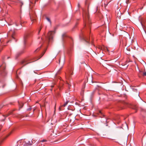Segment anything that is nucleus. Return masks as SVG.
I'll list each match as a JSON object with an SVG mask.
<instances>
[{
  "label": "nucleus",
  "instance_id": "obj_22",
  "mask_svg": "<svg viewBox=\"0 0 146 146\" xmlns=\"http://www.w3.org/2000/svg\"><path fill=\"white\" fill-rule=\"evenodd\" d=\"M143 76H146V72H144L143 73Z\"/></svg>",
  "mask_w": 146,
  "mask_h": 146
},
{
  "label": "nucleus",
  "instance_id": "obj_12",
  "mask_svg": "<svg viewBox=\"0 0 146 146\" xmlns=\"http://www.w3.org/2000/svg\"><path fill=\"white\" fill-rule=\"evenodd\" d=\"M41 46H40V47L38 48L37 49H36L35 51V52H36L38 51L40 49Z\"/></svg>",
  "mask_w": 146,
  "mask_h": 146
},
{
  "label": "nucleus",
  "instance_id": "obj_8",
  "mask_svg": "<svg viewBox=\"0 0 146 146\" xmlns=\"http://www.w3.org/2000/svg\"><path fill=\"white\" fill-rule=\"evenodd\" d=\"M132 89L134 92H136L138 94V96H139V93L137 92V89L135 88V87L132 88Z\"/></svg>",
  "mask_w": 146,
  "mask_h": 146
},
{
  "label": "nucleus",
  "instance_id": "obj_2",
  "mask_svg": "<svg viewBox=\"0 0 146 146\" xmlns=\"http://www.w3.org/2000/svg\"><path fill=\"white\" fill-rule=\"evenodd\" d=\"M64 64V62H61L60 60H59V64L57 66V68L58 69L57 74H58L61 69H62Z\"/></svg>",
  "mask_w": 146,
  "mask_h": 146
},
{
  "label": "nucleus",
  "instance_id": "obj_21",
  "mask_svg": "<svg viewBox=\"0 0 146 146\" xmlns=\"http://www.w3.org/2000/svg\"><path fill=\"white\" fill-rule=\"evenodd\" d=\"M3 141V140H2V139H0V145L1 143Z\"/></svg>",
  "mask_w": 146,
  "mask_h": 146
},
{
  "label": "nucleus",
  "instance_id": "obj_19",
  "mask_svg": "<svg viewBox=\"0 0 146 146\" xmlns=\"http://www.w3.org/2000/svg\"><path fill=\"white\" fill-rule=\"evenodd\" d=\"M62 37L64 38V37L67 36V35H66V34L65 33H64L62 35Z\"/></svg>",
  "mask_w": 146,
  "mask_h": 146
},
{
  "label": "nucleus",
  "instance_id": "obj_32",
  "mask_svg": "<svg viewBox=\"0 0 146 146\" xmlns=\"http://www.w3.org/2000/svg\"><path fill=\"white\" fill-rule=\"evenodd\" d=\"M12 24H10V25H12Z\"/></svg>",
  "mask_w": 146,
  "mask_h": 146
},
{
  "label": "nucleus",
  "instance_id": "obj_28",
  "mask_svg": "<svg viewBox=\"0 0 146 146\" xmlns=\"http://www.w3.org/2000/svg\"><path fill=\"white\" fill-rule=\"evenodd\" d=\"M24 23H27V22H24Z\"/></svg>",
  "mask_w": 146,
  "mask_h": 146
},
{
  "label": "nucleus",
  "instance_id": "obj_6",
  "mask_svg": "<svg viewBox=\"0 0 146 146\" xmlns=\"http://www.w3.org/2000/svg\"><path fill=\"white\" fill-rule=\"evenodd\" d=\"M33 143L32 141H28L27 142H25L24 144V146H30Z\"/></svg>",
  "mask_w": 146,
  "mask_h": 146
},
{
  "label": "nucleus",
  "instance_id": "obj_31",
  "mask_svg": "<svg viewBox=\"0 0 146 146\" xmlns=\"http://www.w3.org/2000/svg\"><path fill=\"white\" fill-rule=\"evenodd\" d=\"M12 37L13 38H14L13 37V36H12Z\"/></svg>",
  "mask_w": 146,
  "mask_h": 146
},
{
  "label": "nucleus",
  "instance_id": "obj_15",
  "mask_svg": "<svg viewBox=\"0 0 146 146\" xmlns=\"http://www.w3.org/2000/svg\"><path fill=\"white\" fill-rule=\"evenodd\" d=\"M68 102L66 101V102L62 105V106L65 107L68 104Z\"/></svg>",
  "mask_w": 146,
  "mask_h": 146
},
{
  "label": "nucleus",
  "instance_id": "obj_24",
  "mask_svg": "<svg viewBox=\"0 0 146 146\" xmlns=\"http://www.w3.org/2000/svg\"><path fill=\"white\" fill-rule=\"evenodd\" d=\"M20 24H21V26H23V23H20Z\"/></svg>",
  "mask_w": 146,
  "mask_h": 146
},
{
  "label": "nucleus",
  "instance_id": "obj_25",
  "mask_svg": "<svg viewBox=\"0 0 146 146\" xmlns=\"http://www.w3.org/2000/svg\"><path fill=\"white\" fill-rule=\"evenodd\" d=\"M99 112L100 113H102L101 111H100Z\"/></svg>",
  "mask_w": 146,
  "mask_h": 146
},
{
  "label": "nucleus",
  "instance_id": "obj_4",
  "mask_svg": "<svg viewBox=\"0 0 146 146\" xmlns=\"http://www.w3.org/2000/svg\"><path fill=\"white\" fill-rule=\"evenodd\" d=\"M46 51V50H44V51L41 54V56L39 57H38L37 58H36V57L34 58L33 59H32V61L31 62H33L34 61H36L38 59H39L40 58H41L44 54L45 53V52Z\"/></svg>",
  "mask_w": 146,
  "mask_h": 146
},
{
  "label": "nucleus",
  "instance_id": "obj_18",
  "mask_svg": "<svg viewBox=\"0 0 146 146\" xmlns=\"http://www.w3.org/2000/svg\"><path fill=\"white\" fill-rule=\"evenodd\" d=\"M29 15H30V19H31V21H32L34 19H33V18L32 17V16L31 15L30 13H29Z\"/></svg>",
  "mask_w": 146,
  "mask_h": 146
},
{
  "label": "nucleus",
  "instance_id": "obj_11",
  "mask_svg": "<svg viewBox=\"0 0 146 146\" xmlns=\"http://www.w3.org/2000/svg\"><path fill=\"white\" fill-rule=\"evenodd\" d=\"M140 23L141 24L142 26V27H143V23L144 22V20L142 18H140Z\"/></svg>",
  "mask_w": 146,
  "mask_h": 146
},
{
  "label": "nucleus",
  "instance_id": "obj_7",
  "mask_svg": "<svg viewBox=\"0 0 146 146\" xmlns=\"http://www.w3.org/2000/svg\"><path fill=\"white\" fill-rule=\"evenodd\" d=\"M12 113V112H11L10 113H9L8 114H6L5 115L3 116V118L2 119H1V121H4L6 117H8V116H9V115H10Z\"/></svg>",
  "mask_w": 146,
  "mask_h": 146
},
{
  "label": "nucleus",
  "instance_id": "obj_1",
  "mask_svg": "<svg viewBox=\"0 0 146 146\" xmlns=\"http://www.w3.org/2000/svg\"><path fill=\"white\" fill-rule=\"evenodd\" d=\"M5 64H3L0 66V75L2 76H5L7 73L6 71Z\"/></svg>",
  "mask_w": 146,
  "mask_h": 146
},
{
  "label": "nucleus",
  "instance_id": "obj_3",
  "mask_svg": "<svg viewBox=\"0 0 146 146\" xmlns=\"http://www.w3.org/2000/svg\"><path fill=\"white\" fill-rule=\"evenodd\" d=\"M55 33L54 31H49L48 33V37L49 40H50L53 37V35Z\"/></svg>",
  "mask_w": 146,
  "mask_h": 146
},
{
  "label": "nucleus",
  "instance_id": "obj_33",
  "mask_svg": "<svg viewBox=\"0 0 146 146\" xmlns=\"http://www.w3.org/2000/svg\"><path fill=\"white\" fill-rule=\"evenodd\" d=\"M9 42V41L7 42V43H8Z\"/></svg>",
  "mask_w": 146,
  "mask_h": 146
},
{
  "label": "nucleus",
  "instance_id": "obj_30",
  "mask_svg": "<svg viewBox=\"0 0 146 146\" xmlns=\"http://www.w3.org/2000/svg\"><path fill=\"white\" fill-rule=\"evenodd\" d=\"M87 42H88V41H86Z\"/></svg>",
  "mask_w": 146,
  "mask_h": 146
},
{
  "label": "nucleus",
  "instance_id": "obj_23",
  "mask_svg": "<svg viewBox=\"0 0 146 146\" xmlns=\"http://www.w3.org/2000/svg\"><path fill=\"white\" fill-rule=\"evenodd\" d=\"M46 141L45 140H42L41 141L42 142H44V141Z\"/></svg>",
  "mask_w": 146,
  "mask_h": 146
},
{
  "label": "nucleus",
  "instance_id": "obj_26",
  "mask_svg": "<svg viewBox=\"0 0 146 146\" xmlns=\"http://www.w3.org/2000/svg\"><path fill=\"white\" fill-rule=\"evenodd\" d=\"M24 61H22V64H23L24 62Z\"/></svg>",
  "mask_w": 146,
  "mask_h": 146
},
{
  "label": "nucleus",
  "instance_id": "obj_14",
  "mask_svg": "<svg viewBox=\"0 0 146 146\" xmlns=\"http://www.w3.org/2000/svg\"><path fill=\"white\" fill-rule=\"evenodd\" d=\"M42 29V27H40L38 30V34L39 35V33H40V32Z\"/></svg>",
  "mask_w": 146,
  "mask_h": 146
},
{
  "label": "nucleus",
  "instance_id": "obj_27",
  "mask_svg": "<svg viewBox=\"0 0 146 146\" xmlns=\"http://www.w3.org/2000/svg\"><path fill=\"white\" fill-rule=\"evenodd\" d=\"M35 109H33V111H34L35 110Z\"/></svg>",
  "mask_w": 146,
  "mask_h": 146
},
{
  "label": "nucleus",
  "instance_id": "obj_20",
  "mask_svg": "<svg viewBox=\"0 0 146 146\" xmlns=\"http://www.w3.org/2000/svg\"><path fill=\"white\" fill-rule=\"evenodd\" d=\"M31 109H32V108H31V107H30L29 108H28L27 109V110L28 111H30V110H31Z\"/></svg>",
  "mask_w": 146,
  "mask_h": 146
},
{
  "label": "nucleus",
  "instance_id": "obj_9",
  "mask_svg": "<svg viewBox=\"0 0 146 146\" xmlns=\"http://www.w3.org/2000/svg\"><path fill=\"white\" fill-rule=\"evenodd\" d=\"M6 45L5 44L2 45L0 46V51H1L2 50H3V48L6 46Z\"/></svg>",
  "mask_w": 146,
  "mask_h": 146
},
{
  "label": "nucleus",
  "instance_id": "obj_29",
  "mask_svg": "<svg viewBox=\"0 0 146 146\" xmlns=\"http://www.w3.org/2000/svg\"><path fill=\"white\" fill-rule=\"evenodd\" d=\"M70 86H70V85H69V87H70Z\"/></svg>",
  "mask_w": 146,
  "mask_h": 146
},
{
  "label": "nucleus",
  "instance_id": "obj_10",
  "mask_svg": "<svg viewBox=\"0 0 146 146\" xmlns=\"http://www.w3.org/2000/svg\"><path fill=\"white\" fill-rule=\"evenodd\" d=\"M132 109L135 110L136 111L137 110V106L136 105H134L132 106Z\"/></svg>",
  "mask_w": 146,
  "mask_h": 146
},
{
  "label": "nucleus",
  "instance_id": "obj_5",
  "mask_svg": "<svg viewBox=\"0 0 146 146\" xmlns=\"http://www.w3.org/2000/svg\"><path fill=\"white\" fill-rule=\"evenodd\" d=\"M32 35L31 33H27L24 36V40L25 43L26 42L27 39L31 37Z\"/></svg>",
  "mask_w": 146,
  "mask_h": 146
},
{
  "label": "nucleus",
  "instance_id": "obj_13",
  "mask_svg": "<svg viewBox=\"0 0 146 146\" xmlns=\"http://www.w3.org/2000/svg\"><path fill=\"white\" fill-rule=\"evenodd\" d=\"M18 21L16 20L15 21V23L16 25L17 26H18L19 25V23H18Z\"/></svg>",
  "mask_w": 146,
  "mask_h": 146
},
{
  "label": "nucleus",
  "instance_id": "obj_16",
  "mask_svg": "<svg viewBox=\"0 0 146 146\" xmlns=\"http://www.w3.org/2000/svg\"><path fill=\"white\" fill-rule=\"evenodd\" d=\"M46 19H47V20L50 23H51V21H50V19L48 17H46Z\"/></svg>",
  "mask_w": 146,
  "mask_h": 146
},
{
  "label": "nucleus",
  "instance_id": "obj_17",
  "mask_svg": "<svg viewBox=\"0 0 146 146\" xmlns=\"http://www.w3.org/2000/svg\"><path fill=\"white\" fill-rule=\"evenodd\" d=\"M19 103L20 104V108H21L23 106V104L22 103H21V104H20L19 102Z\"/></svg>",
  "mask_w": 146,
  "mask_h": 146
}]
</instances>
